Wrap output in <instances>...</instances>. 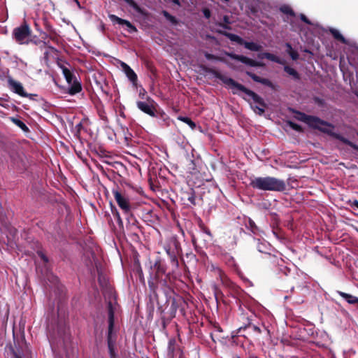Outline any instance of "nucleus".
I'll list each match as a JSON object with an SVG mask.
<instances>
[{
	"label": "nucleus",
	"mask_w": 358,
	"mask_h": 358,
	"mask_svg": "<svg viewBox=\"0 0 358 358\" xmlns=\"http://www.w3.org/2000/svg\"><path fill=\"white\" fill-rule=\"evenodd\" d=\"M178 120L188 124L192 129H194L196 128V124L187 117L178 116Z\"/></svg>",
	"instance_id": "23"
},
{
	"label": "nucleus",
	"mask_w": 358,
	"mask_h": 358,
	"mask_svg": "<svg viewBox=\"0 0 358 358\" xmlns=\"http://www.w3.org/2000/svg\"><path fill=\"white\" fill-rule=\"evenodd\" d=\"M46 50H45L44 52V57L45 58L48 59V54H49V50L51 51L50 49H48V48H45Z\"/></svg>",
	"instance_id": "44"
},
{
	"label": "nucleus",
	"mask_w": 358,
	"mask_h": 358,
	"mask_svg": "<svg viewBox=\"0 0 358 358\" xmlns=\"http://www.w3.org/2000/svg\"><path fill=\"white\" fill-rule=\"evenodd\" d=\"M108 17H109L110 20L113 23H116V24H118L122 25V26H126L128 29V31L130 33L136 31V28L129 21L122 19V18L116 16L115 15H113V14L109 15Z\"/></svg>",
	"instance_id": "14"
},
{
	"label": "nucleus",
	"mask_w": 358,
	"mask_h": 358,
	"mask_svg": "<svg viewBox=\"0 0 358 358\" xmlns=\"http://www.w3.org/2000/svg\"><path fill=\"white\" fill-rule=\"evenodd\" d=\"M289 55L293 60H296L299 57V54L295 50H292Z\"/></svg>",
	"instance_id": "33"
},
{
	"label": "nucleus",
	"mask_w": 358,
	"mask_h": 358,
	"mask_svg": "<svg viewBox=\"0 0 358 358\" xmlns=\"http://www.w3.org/2000/svg\"><path fill=\"white\" fill-rule=\"evenodd\" d=\"M226 36H227V38L229 40H231V41L236 42L239 45H243L244 43V40L241 37H240L239 36H238L236 34L228 33L226 34Z\"/></svg>",
	"instance_id": "22"
},
{
	"label": "nucleus",
	"mask_w": 358,
	"mask_h": 358,
	"mask_svg": "<svg viewBox=\"0 0 358 358\" xmlns=\"http://www.w3.org/2000/svg\"><path fill=\"white\" fill-rule=\"evenodd\" d=\"M357 135H358V131H357Z\"/></svg>",
	"instance_id": "56"
},
{
	"label": "nucleus",
	"mask_w": 358,
	"mask_h": 358,
	"mask_svg": "<svg viewBox=\"0 0 358 358\" xmlns=\"http://www.w3.org/2000/svg\"><path fill=\"white\" fill-rule=\"evenodd\" d=\"M144 94H142L141 92H140V96H143Z\"/></svg>",
	"instance_id": "53"
},
{
	"label": "nucleus",
	"mask_w": 358,
	"mask_h": 358,
	"mask_svg": "<svg viewBox=\"0 0 358 358\" xmlns=\"http://www.w3.org/2000/svg\"><path fill=\"white\" fill-rule=\"evenodd\" d=\"M148 102L137 101L136 106L142 112L149 115L151 117H155V108L150 104L151 101H153L150 98L148 99Z\"/></svg>",
	"instance_id": "13"
},
{
	"label": "nucleus",
	"mask_w": 358,
	"mask_h": 358,
	"mask_svg": "<svg viewBox=\"0 0 358 358\" xmlns=\"http://www.w3.org/2000/svg\"><path fill=\"white\" fill-rule=\"evenodd\" d=\"M15 346L10 345L8 349L12 355V358H29L31 352L24 338L14 341Z\"/></svg>",
	"instance_id": "3"
},
{
	"label": "nucleus",
	"mask_w": 358,
	"mask_h": 358,
	"mask_svg": "<svg viewBox=\"0 0 358 358\" xmlns=\"http://www.w3.org/2000/svg\"><path fill=\"white\" fill-rule=\"evenodd\" d=\"M249 327L252 328L254 331H257L258 333L261 332V330H260L259 327H258L257 326H256L255 324L249 325Z\"/></svg>",
	"instance_id": "38"
},
{
	"label": "nucleus",
	"mask_w": 358,
	"mask_h": 358,
	"mask_svg": "<svg viewBox=\"0 0 358 358\" xmlns=\"http://www.w3.org/2000/svg\"><path fill=\"white\" fill-rule=\"evenodd\" d=\"M41 33H42L41 38L43 39V41H41L42 45L44 46V48H48V49H50L51 50V52H55L56 49L49 45L50 40L55 41V37L52 36H48L47 34H45L44 32H41Z\"/></svg>",
	"instance_id": "16"
},
{
	"label": "nucleus",
	"mask_w": 358,
	"mask_h": 358,
	"mask_svg": "<svg viewBox=\"0 0 358 358\" xmlns=\"http://www.w3.org/2000/svg\"><path fill=\"white\" fill-rule=\"evenodd\" d=\"M259 83H262V84L265 85L268 87L272 86L271 82L268 79H266V78H261Z\"/></svg>",
	"instance_id": "31"
},
{
	"label": "nucleus",
	"mask_w": 358,
	"mask_h": 358,
	"mask_svg": "<svg viewBox=\"0 0 358 358\" xmlns=\"http://www.w3.org/2000/svg\"><path fill=\"white\" fill-rule=\"evenodd\" d=\"M254 188L262 191L283 192L286 189V184L283 180L271 177H256L250 182Z\"/></svg>",
	"instance_id": "2"
},
{
	"label": "nucleus",
	"mask_w": 358,
	"mask_h": 358,
	"mask_svg": "<svg viewBox=\"0 0 358 358\" xmlns=\"http://www.w3.org/2000/svg\"><path fill=\"white\" fill-rule=\"evenodd\" d=\"M172 261L175 262L176 264H178V261H177L176 257L175 256L172 257Z\"/></svg>",
	"instance_id": "50"
},
{
	"label": "nucleus",
	"mask_w": 358,
	"mask_h": 358,
	"mask_svg": "<svg viewBox=\"0 0 358 358\" xmlns=\"http://www.w3.org/2000/svg\"><path fill=\"white\" fill-rule=\"evenodd\" d=\"M278 264L279 266V271L283 273L284 275H287L290 271L289 268L286 266H283L282 264H280L279 262Z\"/></svg>",
	"instance_id": "27"
},
{
	"label": "nucleus",
	"mask_w": 358,
	"mask_h": 358,
	"mask_svg": "<svg viewBox=\"0 0 358 358\" xmlns=\"http://www.w3.org/2000/svg\"><path fill=\"white\" fill-rule=\"evenodd\" d=\"M336 293L343 299H345L349 304H358V297L341 291H337Z\"/></svg>",
	"instance_id": "17"
},
{
	"label": "nucleus",
	"mask_w": 358,
	"mask_h": 358,
	"mask_svg": "<svg viewBox=\"0 0 358 358\" xmlns=\"http://www.w3.org/2000/svg\"><path fill=\"white\" fill-rule=\"evenodd\" d=\"M244 99H245V100H247V98H246V97H244ZM250 99L249 98V99H248V101H250Z\"/></svg>",
	"instance_id": "52"
},
{
	"label": "nucleus",
	"mask_w": 358,
	"mask_h": 358,
	"mask_svg": "<svg viewBox=\"0 0 358 358\" xmlns=\"http://www.w3.org/2000/svg\"><path fill=\"white\" fill-rule=\"evenodd\" d=\"M112 192L120 208L125 213L130 211L131 206L128 198L122 195L117 189H113Z\"/></svg>",
	"instance_id": "10"
},
{
	"label": "nucleus",
	"mask_w": 358,
	"mask_h": 358,
	"mask_svg": "<svg viewBox=\"0 0 358 358\" xmlns=\"http://www.w3.org/2000/svg\"><path fill=\"white\" fill-rule=\"evenodd\" d=\"M187 199L192 204H195V196L193 194L189 196Z\"/></svg>",
	"instance_id": "40"
},
{
	"label": "nucleus",
	"mask_w": 358,
	"mask_h": 358,
	"mask_svg": "<svg viewBox=\"0 0 358 358\" xmlns=\"http://www.w3.org/2000/svg\"><path fill=\"white\" fill-rule=\"evenodd\" d=\"M255 241L257 243V248L259 252L262 253H268V250H270V245L268 242L265 241H261L259 239H257Z\"/></svg>",
	"instance_id": "18"
},
{
	"label": "nucleus",
	"mask_w": 358,
	"mask_h": 358,
	"mask_svg": "<svg viewBox=\"0 0 358 358\" xmlns=\"http://www.w3.org/2000/svg\"><path fill=\"white\" fill-rule=\"evenodd\" d=\"M127 4L137 10L138 8L137 3L134 0H124Z\"/></svg>",
	"instance_id": "30"
},
{
	"label": "nucleus",
	"mask_w": 358,
	"mask_h": 358,
	"mask_svg": "<svg viewBox=\"0 0 358 358\" xmlns=\"http://www.w3.org/2000/svg\"><path fill=\"white\" fill-rule=\"evenodd\" d=\"M63 75L69 85V93L74 95L82 90L80 83L78 81L75 75L66 66H62Z\"/></svg>",
	"instance_id": "4"
},
{
	"label": "nucleus",
	"mask_w": 358,
	"mask_h": 358,
	"mask_svg": "<svg viewBox=\"0 0 358 358\" xmlns=\"http://www.w3.org/2000/svg\"><path fill=\"white\" fill-rule=\"evenodd\" d=\"M243 45L248 50L258 52L262 49V46L255 42H248L244 41Z\"/></svg>",
	"instance_id": "19"
},
{
	"label": "nucleus",
	"mask_w": 358,
	"mask_h": 358,
	"mask_svg": "<svg viewBox=\"0 0 358 358\" xmlns=\"http://www.w3.org/2000/svg\"><path fill=\"white\" fill-rule=\"evenodd\" d=\"M329 31L336 40L341 41L344 44H348V41L343 37V36L340 33V31L338 29L331 28L329 29Z\"/></svg>",
	"instance_id": "20"
},
{
	"label": "nucleus",
	"mask_w": 358,
	"mask_h": 358,
	"mask_svg": "<svg viewBox=\"0 0 358 358\" xmlns=\"http://www.w3.org/2000/svg\"><path fill=\"white\" fill-rule=\"evenodd\" d=\"M228 55L233 59L237 60L238 62H241L246 65H248L250 66H258L259 64L252 60V59H250L245 56L243 55H236L233 53L228 54Z\"/></svg>",
	"instance_id": "15"
},
{
	"label": "nucleus",
	"mask_w": 358,
	"mask_h": 358,
	"mask_svg": "<svg viewBox=\"0 0 358 358\" xmlns=\"http://www.w3.org/2000/svg\"><path fill=\"white\" fill-rule=\"evenodd\" d=\"M300 18L302 21H303L305 23L308 24H310L311 22H310V20L306 17L305 15L303 14H301L300 15Z\"/></svg>",
	"instance_id": "35"
},
{
	"label": "nucleus",
	"mask_w": 358,
	"mask_h": 358,
	"mask_svg": "<svg viewBox=\"0 0 358 358\" xmlns=\"http://www.w3.org/2000/svg\"><path fill=\"white\" fill-rule=\"evenodd\" d=\"M164 16L169 20L173 21L174 20V17L169 15L166 11L164 12Z\"/></svg>",
	"instance_id": "39"
},
{
	"label": "nucleus",
	"mask_w": 358,
	"mask_h": 358,
	"mask_svg": "<svg viewBox=\"0 0 358 358\" xmlns=\"http://www.w3.org/2000/svg\"><path fill=\"white\" fill-rule=\"evenodd\" d=\"M138 271H139V275H140L141 279H143V272H142V270L141 268L138 269Z\"/></svg>",
	"instance_id": "47"
},
{
	"label": "nucleus",
	"mask_w": 358,
	"mask_h": 358,
	"mask_svg": "<svg viewBox=\"0 0 358 358\" xmlns=\"http://www.w3.org/2000/svg\"><path fill=\"white\" fill-rule=\"evenodd\" d=\"M216 77L220 80L227 88L231 90L234 94H238V92H242L248 96V98L252 100V103H250L251 108L253 110L259 114L262 115L265 110V103L262 97L257 94L253 91L247 89L241 84L238 83L231 78L227 77L222 74H217Z\"/></svg>",
	"instance_id": "1"
},
{
	"label": "nucleus",
	"mask_w": 358,
	"mask_h": 358,
	"mask_svg": "<svg viewBox=\"0 0 358 358\" xmlns=\"http://www.w3.org/2000/svg\"><path fill=\"white\" fill-rule=\"evenodd\" d=\"M304 120L309 125H310L313 127H315L324 133L329 134L334 136H335V135H336L333 132L334 127L331 124H330L324 121H322L317 117L306 115L304 117Z\"/></svg>",
	"instance_id": "6"
},
{
	"label": "nucleus",
	"mask_w": 358,
	"mask_h": 358,
	"mask_svg": "<svg viewBox=\"0 0 358 358\" xmlns=\"http://www.w3.org/2000/svg\"><path fill=\"white\" fill-rule=\"evenodd\" d=\"M292 127L293 129H294L295 130H299L300 129V127L296 124H292Z\"/></svg>",
	"instance_id": "45"
},
{
	"label": "nucleus",
	"mask_w": 358,
	"mask_h": 358,
	"mask_svg": "<svg viewBox=\"0 0 358 358\" xmlns=\"http://www.w3.org/2000/svg\"><path fill=\"white\" fill-rule=\"evenodd\" d=\"M335 137L337 138L338 139L341 140L342 142H343L344 143L350 145V147H352V148L358 150V146L356 145L355 144H354L353 143H352L351 141H350L349 140H348L347 138H344V137H342L340 135H338V134H336L335 135Z\"/></svg>",
	"instance_id": "25"
},
{
	"label": "nucleus",
	"mask_w": 358,
	"mask_h": 358,
	"mask_svg": "<svg viewBox=\"0 0 358 358\" xmlns=\"http://www.w3.org/2000/svg\"><path fill=\"white\" fill-rule=\"evenodd\" d=\"M244 99H245V100H247V98H246V97H244ZM250 99L249 98V99H248V101H250Z\"/></svg>",
	"instance_id": "51"
},
{
	"label": "nucleus",
	"mask_w": 358,
	"mask_h": 358,
	"mask_svg": "<svg viewBox=\"0 0 358 358\" xmlns=\"http://www.w3.org/2000/svg\"><path fill=\"white\" fill-rule=\"evenodd\" d=\"M284 70L286 73H287L289 75L293 76L295 79L299 78V73L294 69L289 67L288 66H285L284 67Z\"/></svg>",
	"instance_id": "24"
},
{
	"label": "nucleus",
	"mask_w": 358,
	"mask_h": 358,
	"mask_svg": "<svg viewBox=\"0 0 358 358\" xmlns=\"http://www.w3.org/2000/svg\"><path fill=\"white\" fill-rule=\"evenodd\" d=\"M113 327V313L110 310L109 311V327H108V345L110 358H116V355L114 350L113 341L111 338V333Z\"/></svg>",
	"instance_id": "11"
},
{
	"label": "nucleus",
	"mask_w": 358,
	"mask_h": 358,
	"mask_svg": "<svg viewBox=\"0 0 358 358\" xmlns=\"http://www.w3.org/2000/svg\"><path fill=\"white\" fill-rule=\"evenodd\" d=\"M148 285H149V287L150 288V289H152V290L155 289V283H154V282H153V280L152 279L148 280Z\"/></svg>",
	"instance_id": "37"
},
{
	"label": "nucleus",
	"mask_w": 358,
	"mask_h": 358,
	"mask_svg": "<svg viewBox=\"0 0 358 358\" xmlns=\"http://www.w3.org/2000/svg\"><path fill=\"white\" fill-rule=\"evenodd\" d=\"M224 21L227 23H229V18L227 16L224 17Z\"/></svg>",
	"instance_id": "48"
},
{
	"label": "nucleus",
	"mask_w": 358,
	"mask_h": 358,
	"mask_svg": "<svg viewBox=\"0 0 358 358\" xmlns=\"http://www.w3.org/2000/svg\"><path fill=\"white\" fill-rule=\"evenodd\" d=\"M254 81L259 83L261 80V78L259 76L255 75V73H252L251 72L248 71L246 73Z\"/></svg>",
	"instance_id": "29"
},
{
	"label": "nucleus",
	"mask_w": 358,
	"mask_h": 358,
	"mask_svg": "<svg viewBox=\"0 0 358 358\" xmlns=\"http://www.w3.org/2000/svg\"><path fill=\"white\" fill-rule=\"evenodd\" d=\"M30 34L31 31L27 24L17 27L13 31V38L20 44H28Z\"/></svg>",
	"instance_id": "8"
},
{
	"label": "nucleus",
	"mask_w": 358,
	"mask_h": 358,
	"mask_svg": "<svg viewBox=\"0 0 358 358\" xmlns=\"http://www.w3.org/2000/svg\"><path fill=\"white\" fill-rule=\"evenodd\" d=\"M236 358H240V357H237ZM250 358H256V357H250Z\"/></svg>",
	"instance_id": "55"
},
{
	"label": "nucleus",
	"mask_w": 358,
	"mask_h": 358,
	"mask_svg": "<svg viewBox=\"0 0 358 358\" xmlns=\"http://www.w3.org/2000/svg\"><path fill=\"white\" fill-rule=\"evenodd\" d=\"M38 255L44 262H48L47 257L41 252H38Z\"/></svg>",
	"instance_id": "43"
},
{
	"label": "nucleus",
	"mask_w": 358,
	"mask_h": 358,
	"mask_svg": "<svg viewBox=\"0 0 358 358\" xmlns=\"http://www.w3.org/2000/svg\"><path fill=\"white\" fill-rule=\"evenodd\" d=\"M119 63L122 68V71L125 73L128 79L132 83L134 86H136L138 78L136 73L125 62L120 61Z\"/></svg>",
	"instance_id": "12"
},
{
	"label": "nucleus",
	"mask_w": 358,
	"mask_h": 358,
	"mask_svg": "<svg viewBox=\"0 0 358 358\" xmlns=\"http://www.w3.org/2000/svg\"><path fill=\"white\" fill-rule=\"evenodd\" d=\"M304 120L309 125H310L313 127H315L324 133L329 134L334 136H335V135H336L333 132L334 127L331 124H330L324 121H322L317 117L306 115L304 117Z\"/></svg>",
	"instance_id": "5"
},
{
	"label": "nucleus",
	"mask_w": 358,
	"mask_h": 358,
	"mask_svg": "<svg viewBox=\"0 0 358 358\" xmlns=\"http://www.w3.org/2000/svg\"><path fill=\"white\" fill-rule=\"evenodd\" d=\"M353 206H355L357 208H358V201L355 200L353 201Z\"/></svg>",
	"instance_id": "46"
},
{
	"label": "nucleus",
	"mask_w": 358,
	"mask_h": 358,
	"mask_svg": "<svg viewBox=\"0 0 358 358\" xmlns=\"http://www.w3.org/2000/svg\"><path fill=\"white\" fill-rule=\"evenodd\" d=\"M259 57L260 59H264V58H266L268 60H271L272 62H276V63H278V64H281V60L279 59V57H278L277 56L271 54V53H269V52H264V53H261L259 55Z\"/></svg>",
	"instance_id": "21"
},
{
	"label": "nucleus",
	"mask_w": 358,
	"mask_h": 358,
	"mask_svg": "<svg viewBox=\"0 0 358 358\" xmlns=\"http://www.w3.org/2000/svg\"><path fill=\"white\" fill-rule=\"evenodd\" d=\"M205 57L208 60L217 59V57L210 53H206Z\"/></svg>",
	"instance_id": "36"
},
{
	"label": "nucleus",
	"mask_w": 358,
	"mask_h": 358,
	"mask_svg": "<svg viewBox=\"0 0 358 358\" xmlns=\"http://www.w3.org/2000/svg\"><path fill=\"white\" fill-rule=\"evenodd\" d=\"M280 10L284 13H286V14L292 15V16L294 15V13L293 10H292V8L288 6H282V7H281Z\"/></svg>",
	"instance_id": "28"
},
{
	"label": "nucleus",
	"mask_w": 358,
	"mask_h": 358,
	"mask_svg": "<svg viewBox=\"0 0 358 358\" xmlns=\"http://www.w3.org/2000/svg\"><path fill=\"white\" fill-rule=\"evenodd\" d=\"M215 271L219 275L220 278H221V280H222V271L219 268H216L215 269Z\"/></svg>",
	"instance_id": "42"
},
{
	"label": "nucleus",
	"mask_w": 358,
	"mask_h": 358,
	"mask_svg": "<svg viewBox=\"0 0 358 358\" xmlns=\"http://www.w3.org/2000/svg\"><path fill=\"white\" fill-rule=\"evenodd\" d=\"M285 45H286V47H287V53H288V54H289L292 50H293V48H292V45H291L289 43H287L285 44Z\"/></svg>",
	"instance_id": "41"
},
{
	"label": "nucleus",
	"mask_w": 358,
	"mask_h": 358,
	"mask_svg": "<svg viewBox=\"0 0 358 358\" xmlns=\"http://www.w3.org/2000/svg\"><path fill=\"white\" fill-rule=\"evenodd\" d=\"M114 215L117 220V222H118V224L120 225V224H122V218L120 217V213H118V211L115 210V212L114 213Z\"/></svg>",
	"instance_id": "34"
},
{
	"label": "nucleus",
	"mask_w": 358,
	"mask_h": 358,
	"mask_svg": "<svg viewBox=\"0 0 358 358\" xmlns=\"http://www.w3.org/2000/svg\"><path fill=\"white\" fill-rule=\"evenodd\" d=\"M35 44H41V48H43L44 46L42 45V43H41V41H35L34 42Z\"/></svg>",
	"instance_id": "49"
},
{
	"label": "nucleus",
	"mask_w": 358,
	"mask_h": 358,
	"mask_svg": "<svg viewBox=\"0 0 358 358\" xmlns=\"http://www.w3.org/2000/svg\"><path fill=\"white\" fill-rule=\"evenodd\" d=\"M202 12H203L204 17L206 19H209L210 17L211 13L208 8H203Z\"/></svg>",
	"instance_id": "32"
},
{
	"label": "nucleus",
	"mask_w": 358,
	"mask_h": 358,
	"mask_svg": "<svg viewBox=\"0 0 358 358\" xmlns=\"http://www.w3.org/2000/svg\"><path fill=\"white\" fill-rule=\"evenodd\" d=\"M11 120H12V122L15 124H16L17 127H19L23 131H27L28 130V127H27V125L22 121H21L20 120L17 119V118H14V117H13Z\"/></svg>",
	"instance_id": "26"
},
{
	"label": "nucleus",
	"mask_w": 358,
	"mask_h": 358,
	"mask_svg": "<svg viewBox=\"0 0 358 358\" xmlns=\"http://www.w3.org/2000/svg\"><path fill=\"white\" fill-rule=\"evenodd\" d=\"M7 83L8 87L10 89V90L22 97H29V99H33L34 97L36 96L35 94L27 93L24 89L22 84L20 82L14 80L11 77H8Z\"/></svg>",
	"instance_id": "9"
},
{
	"label": "nucleus",
	"mask_w": 358,
	"mask_h": 358,
	"mask_svg": "<svg viewBox=\"0 0 358 358\" xmlns=\"http://www.w3.org/2000/svg\"><path fill=\"white\" fill-rule=\"evenodd\" d=\"M225 2H228L229 0H223Z\"/></svg>",
	"instance_id": "54"
},
{
	"label": "nucleus",
	"mask_w": 358,
	"mask_h": 358,
	"mask_svg": "<svg viewBox=\"0 0 358 358\" xmlns=\"http://www.w3.org/2000/svg\"><path fill=\"white\" fill-rule=\"evenodd\" d=\"M213 235L210 230L204 227H201V231L196 236L192 237V241L194 244H199L201 247L208 248L213 244Z\"/></svg>",
	"instance_id": "7"
}]
</instances>
